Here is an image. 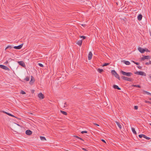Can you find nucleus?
<instances>
[{
	"label": "nucleus",
	"instance_id": "nucleus-35",
	"mask_svg": "<svg viewBox=\"0 0 151 151\" xmlns=\"http://www.w3.org/2000/svg\"><path fill=\"white\" fill-rule=\"evenodd\" d=\"M80 38H83V40H84V39H85L86 37L85 36H80Z\"/></svg>",
	"mask_w": 151,
	"mask_h": 151
},
{
	"label": "nucleus",
	"instance_id": "nucleus-36",
	"mask_svg": "<svg viewBox=\"0 0 151 151\" xmlns=\"http://www.w3.org/2000/svg\"><path fill=\"white\" fill-rule=\"evenodd\" d=\"M145 102L146 103H149V104H151V102L150 101H145Z\"/></svg>",
	"mask_w": 151,
	"mask_h": 151
},
{
	"label": "nucleus",
	"instance_id": "nucleus-19",
	"mask_svg": "<svg viewBox=\"0 0 151 151\" xmlns=\"http://www.w3.org/2000/svg\"><path fill=\"white\" fill-rule=\"evenodd\" d=\"M97 70L100 73H101L103 71V70L102 69H100L99 68Z\"/></svg>",
	"mask_w": 151,
	"mask_h": 151
},
{
	"label": "nucleus",
	"instance_id": "nucleus-37",
	"mask_svg": "<svg viewBox=\"0 0 151 151\" xmlns=\"http://www.w3.org/2000/svg\"><path fill=\"white\" fill-rule=\"evenodd\" d=\"M138 109V107L137 106H134V109H136V110H137V109Z\"/></svg>",
	"mask_w": 151,
	"mask_h": 151
},
{
	"label": "nucleus",
	"instance_id": "nucleus-29",
	"mask_svg": "<svg viewBox=\"0 0 151 151\" xmlns=\"http://www.w3.org/2000/svg\"><path fill=\"white\" fill-rule=\"evenodd\" d=\"M145 64L147 65H148L149 64H151V61H149L148 62L146 63Z\"/></svg>",
	"mask_w": 151,
	"mask_h": 151
},
{
	"label": "nucleus",
	"instance_id": "nucleus-34",
	"mask_svg": "<svg viewBox=\"0 0 151 151\" xmlns=\"http://www.w3.org/2000/svg\"><path fill=\"white\" fill-rule=\"evenodd\" d=\"M87 132L86 131H82L81 132V133L82 134H84V133H87Z\"/></svg>",
	"mask_w": 151,
	"mask_h": 151
},
{
	"label": "nucleus",
	"instance_id": "nucleus-21",
	"mask_svg": "<svg viewBox=\"0 0 151 151\" xmlns=\"http://www.w3.org/2000/svg\"><path fill=\"white\" fill-rule=\"evenodd\" d=\"M111 73L112 74L114 75V76L117 73L115 70H113L111 71Z\"/></svg>",
	"mask_w": 151,
	"mask_h": 151
},
{
	"label": "nucleus",
	"instance_id": "nucleus-43",
	"mask_svg": "<svg viewBox=\"0 0 151 151\" xmlns=\"http://www.w3.org/2000/svg\"><path fill=\"white\" fill-rule=\"evenodd\" d=\"M82 149L83 150H84V151H86V149H85V148H82Z\"/></svg>",
	"mask_w": 151,
	"mask_h": 151
},
{
	"label": "nucleus",
	"instance_id": "nucleus-33",
	"mask_svg": "<svg viewBox=\"0 0 151 151\" xmlns=\"http://www.w3.org/2000/svg\"><path fill=\"white\" fill-rule=\"evenodd\" d=\"M21 93L22 94H25L26 93L24 91H23L22 90L21 91Z\"/></svg>",
	"mask_w": 151,
	"mask_h": 151
},
{
	"label": "nucleus",
	"instance_id": "nucleus-39",
	"mask_svg": "<svg viewBox=\"0 0 151 151\" xmlns=\"http://www.w3.org/2000/svg\"><path fill=\"white\" fill-rule=\"evenodd\" d=\"M7 48H9V49H11L12 48V47L11 46H7Z\"/></svg>",
	"mask_w": 151,
	"mask_h": 151
},
{
	"label": "nucleus",
	"instance_id": "nucleus-28",
	"mask_svg": "<svg viewBox=\"0 0 151 151\" xmlns=\"http://www.w3.org/2000/svg\"><path fill=\"white\" fill-rule=\"evenodd\" d=\"M27 81H28L29 80V78L28 77H27L24 79Z\"/></svg>",
	"mask_w": 151,
	"mask_h": 151
},
{
	"label": "nucleus",
	"instance_id": "nucleus-42",
	"mask_svg": "<svg viewBox=\"0 0 151 151\" xmlns=\"http://www.w3.org/2000/svg\"><path fill=\"white\" fill-rule=\"evenodd\" d=\"M94 124L96 126H99V124H96V123H94Z\"/></svg>",
	"mask_w": 151,
	"mask_h": 151
},
{
	"label": "nucleus",
	"instance_id": "nucleus-25",
	"mask_svg": "<svg viewBox=\"0 0 151 151\" xmlns=\"http://www.w3.org/2000/svg\"><path fill=\"white\" fill-rule=\"evenodd\" d=\"M144 138L147 139H148V140L150 139V138L149 137H147L146 135H144Z\"/></svg>",
	"mask_w": 151,
	"mask_h": 151
},
{
	"label": "nucleus",
	"instance_id": "nucleus-7",
	"mask_svg": "<svg viewBox=\"0 0 151 151\" xmlns=\"http://www.w3.org/2000/svg\"><path fill=\"white\" fill-rule=\"evenodd\" d=\"M38 97L41 99H42L44 98V96L43 94L41 93H40L38 94Z\"/></svg>",
	"mask_w": 151,
	"mask_h": 151
},
{
	"label": "nucleus",
	"instance_id": "nucleus-49",
	"mask_svg": "<svg viewBox=\"0 0 151 151\" xmlns=\"http://www.w3.org/2000/svg\"><path fill=\"white\" fill-rule=\"evenodd\" d=\"M147 52H149V51L147 50H147H146Z\"/></svg>",
	"mask_w": 151,
	"mask_h": 151
},
{
	"label": "nucleus",
	"instance_id": "nucleus-16",
	"mask_svg": "<svg viewBox=\"0 0 151 151\" xmlns=\"http://www.w3.org/2000/svg\"><path fill=\"white\" fill-rule=\"evenodd\" d=\"M82 40H79L78 41V42H77V44L79 45V46H81L82 45Z\"/></svg>",
	"mask_w": 151,
	"mask_h": 151
},
{
	"label": "nucleus",
	"instance_id": "nucleus-46",
	"mask_svg": "<svg viewBox=\"0 0 151 151\" xmlns=\"http://www.w3.org/2000/svg\"><path fill=\"white\" fill-rule=\"evenodd\" d=\"M138 68L139 69H141V67L140 66H138Z\"/></svg>",
	"mask_w": 151,
	"mask_h": 151
},
{
	"label": "nucleus",
	"instance_id": "nucleus-27",
	"mask_svg": "<svg viewBox=\"0 0 151 151\" xmlns=\"http://www.w3.org/2000/svg\"><path fill=\"white\" fill-rule=\"evenodd\" d=\"M145 92L147 95L151 96V93L148 92L146 91H143Z\"/></svg>",
	"mask_w": 151,
	"mask_h": 151
},
{
	"label": "nucleus",
	"instance_id": "nucleus-1",
	"mask_svg": "<svg viewBox=\"0 0 151 151\" xmlns=\"http://www.w3.org/2000/svg\"><path fill=\"white\" fill-rule=\"evenodd\" d=\"M121 73L124 76H127L129 77L131 76L132 74L130 72H126L123 71H121Z\"/></svg>",
	"mask_w": 151,
	"mask_h": 151
},
{
	"label": "nucleus",
	"instance_id": "nucleus-41",
	"mask_svg": "<svg viewBox=\"0 0 151 151\" xmlns=\"http://www.w3.org/2000/svg\"><path fill=\"white\" fill-rule=\"evenodd\" d=\"M74 137H76V138H78V139H79V138H80V137H79L77 136H75Z\"/></svg>",
	"mask_w": 151,
	"mask_h": 151
},
{
	"label": "nucleus",
	"instance_id": "nucleus-13",
	"mask_svg": "<svg viewBox=\"0 0 151 151\" xmlns=\"http://www.w3.org/2000/svg\"><path fill=\"white\" fill-rule=\"evenodd\" d=\"M2 112L3 113H5V114H7L9 116L15 117L14 116L12 115V114H11L9 113H8L7 112H6V111H3Z\"/></svg>",
	"mask_w": 151,
	"mask_h": 151
},
{
	"label": "nucleus",
	"instance_id": "nucleus-47",
	"mask_svg": "<svg viewBox=\"0 0 151 151\" xmlns=\"http://www.w3.org/2000/svg\"><path fill=\"white\" fill-rule=\"evenodd\" d=\"M8 63V61H6L5 63V64H7Z\"/></svg>",
	"mask_w": 151,
	"mask_h": 151
},
{
	"label": "nucleus",
	"instance_id": "nucleus-18",
	"mask_svg": "<svg viewBox=\"0 0 151 151\" xmlns=\"http://www.w3.org/2000/svg\"><path fill=\"white\" fill-rule=\"evenodd\" d=\"M116 123L117 125L118 126V127L120 129H121L122 128V126L118 122H116Z\"/></svg>",
	"mask_w": 151,
	"mask_h": 151
},
{
	"label": "nucleus",
	"instance_id": "nucleus-53",
	"mask_svg": "<svg viewBox=\"0 0 151 151\" xmlns=\"http://www.w3.org/2000/svg\"><path fill=\"white\" fill-rule=\"evenodd\" d=\"M150 124L151 126V124Z\"/></svg>",
	"mask_w": 151,
	"mask_h": 151
},
{
	"label": "nucleus",
	"instance_id": "nucleus-2",
	"mask_svg": "<svg viewBox=\"0 0 151 151\" xmlns=\"http://www.w3.org/2000/svg\"><path fill=\"white\" fill-rule=\"evenodd\" d=\"M134 73L139 75L146 76V74L144 72L142 71H136Z\"/></svg>",
	"mask_w": 151,
	"mask_h": 151
},
{
	"label": "nucleus",
	"instance_id": "nucleus-50",
	"mask_svg": "<svg viewBox=\"0 0 151 151\" xmlns=\"http://www.w3.org/2000/svg\"><path fill=\"white\" fill-rule=\"evenodd\" d=\"M8 48H7V47L5 48V50H6L8 49Z\"/></svg>",
	"mask_w": 151,
	"mask_h": 151
},
{
	"label": "nucleus",
	"instance_id": "nucleus-30",
	"mask_svg": "<svg viewBox=\"0 0 151 151\" xmlns=\"http://www.w3.org/2000/svg\"><path fill=\"white\" fill-rule=\"evenodd\" d=\"M144 134H141L139 135V137L140 138H142V137H144Z\"/></svg>",
	"mask_w": 151,
	"mask_h": 151
},
{
	"label": "nucleus",
	"instance_id": "nucleus-26",
	"mask_svg": "<svg viewBox=\"0 0 151 151\" xmlns=\"http://www.w3.org/2000/svg\"><path fill=\"white\" fill-rule=\"evenodd\" d=\"M60 111L61 112V113H62L63 114L65 115H66V112L62 111V110H60Z\"/></svg>",
	"mask_w": 151,
	"mask_h": 151
},
{
	"label": "nucleus",
	"instance_id": "nucleus-40",
	"mask_svg": "<svg viewBox=\"0 0 151 151\" xmlns=\"http://www.w3.org/2000/svg\"><path fill=\"white\" fill-rule=\"evenodd\" d=\"M101 140V141H102L103 142L106 143V142H105V140H104V139H102Z\"/></svg>",
	"mask_w": 151,
	"mask_h": 151
},
{
	"label": "nucleus",
	"instance_id": "nucleus-51",
	"mask_svg": "<svg viewBox=\"0 0 151 151\" xmlns=\"http://www.w3.org/2000/svg\"><path fill=\"white\" fill-rule=\"evenodd\" d=\"M149 100H151V98H149Z\"/></svg>",
	"mask_w": 151,
	"mask_h": 151
},
{
	"label": "nucleus",
	"instance_id": "nucleus-5",
	"mask_svg": "<svg viewBox=\"0 0 151 151\" xmlns=\"http://www.w3.org/2000/svg\"><path fill=\"white\" fill-rule=\"evenodd\" d=\"M138 50L142 53H143L146 50L141 47H139L138 48Z\"/></svg>",
	"mask_w": 151,
	"mask_h": 151
},
{
	"label": "nucleus",
	"instance_id": "nucleus-20",
	"mask_svg": "<svg viewBox=\"0 0 151 151\" xmlns=\"http://www.w3.org/2000/svg\"><path fill=\"white\" fill-rule=\"evenodd\" d=\"M132 131L133 133L134 134H136V131H135V129L134 128H133V127L132 128Z\"/></svg>",
	"mask_w": 151,
	"mask_h": 151
},
{
	"label": "nucleus",
	"instance_id": "nucleus-44",
	"mask_svg": "<svg viewBox=\"0 0 151 151\" xmlns=\"http://www.w3.org/2000/svg\"><path fill=\"white\" fill-rule=\"evenodd\" d=\"M149 77L151 79V74H150L149 75Z\"/></svg>",
	"mask_w": 151,
	"mask_h": 151
},
{
	"label": "nucleus",
	"instance_id": "nucleus-52",
	"mask_svg": "<svg viewBox=\"0 0 151 151\" xmlns=\"http://www.w3.org/2000/svg\"><path fill=\"white\" fill-rule=\"evenodd\" d=\"M84 25H85L84 24H82V25L83 26Z\"/></svg>",
	"mask_w": 151,
	"mask_h": 151
},
{
	"label": "nucleus",
	"instance_id": "nucleus-8",
	"mask_svg": "<svg viewBox=\"0 0 151 151\" xmlns=\"http://www.w3.org/2000/svg\"><path fill=\"white\" fill-rule=\"evenodd\" d=\"M23 44H22L18 46H15L14 47V48L16 49H20L22 47Z\"/></svg>",
	"mask_w": 151,
	"mask_h": 151
},
{
	"label": "nucleus",
	"instance_id": "nucleus-4",
	"mask_svg": "<svg viewBox=\"0 0 151 151\" xmlns=\"http://www.w3.org/2000/svg\"><path fill=\"white\" fill-rule=\"evenodd\" d=\"M0 68L4 70H9V69L7 66L5 65H0Z\"/></svg>",
	"mask_w": 151,
	"mask_h": 151
},
{
	"label": "nucleus",
	"instance_id": "nucleus-11",
	"mask_svg": "<svg viewBox=\"0 0 151 151\" xmlns=\"http://www.w3.org/2000/svg\"><path fill=\"white\" fill-rule=\"evenodd\" d=\"M92 54L91 52H90L89 53L88 55V59L89 60H91L92 57Z\"/></svg>",
	"mask_w": 151,
	"mask_h": 151
},
{
	"label": "nucleus",
	"instance_id": "nucleus-32",
	"mask_svg": "<svg viewBox=\"0 0 151 151\" xmlns=\"http://www.w3.org/2000/svg\"><path fill=\"white\" fill-rule=\"evenodd\" d=\"M109 63H104L103 64V66H107V65H109Z\"/></svg>",
	"mask_w": 151,
	"mask_h": 151
},
{
	"label": "nucleus",
	"instance_id": "nucleus-22",
	"mask_svg": "<svg viewBox=\"0 0 151 151\" xmlns=\"http://www.w3.org/2000/svg\"><path fill=\"white\" fill-rule=\"evenodd\" d=\"M115 76L116 78H117V79H118L119 80H120V77H119V75L117 74V73L116 74Z\"/></svg>",
	"mask_w": 151,
	"mask_h": 151
},
{
	"label": "nucleus",
	"instance_id": "nucleus-23",
	"mask_svg": "<svg viewBox=\"0 0 151 151\" xmlns=\"http://www.w3.org/2000/svg\"><path fill=\"white\" fill-rule=\"evenodd\" d=\"M132 86H133V87H138V88H141L140 86L139 85H132Z\"/></svg>",
	"mask_w": 151,
	"mask_h": 151
},
{
	"label": "nucleus",
	"instance_id": "nucleus-48",
	"mask_svg": "<svg viewBox=\"0 0 151 151\" xmlns=\"http://www.w3.org/2000/svg\"><path fill=\"white\" fill-rule=\"evenodd\" d=\"M28 114H29V115L33 114L32 113H29Z\"/></svg>",
	"mask_w": 151,
	"mask_h": 151
},
{
	"label": "nucleus",
	"instance_id": "nucleus-45",
	"mask_svg": "<svg viewBox=\"0 0 151 151\" xmlns=\"http://www.w3.org/2000/svg\"><path fill=\"white\" fill-rule=\"evenodd\" d=\"M79 139H80V140H82V141H83V139H82V138H81V137H80V138H79Z\"/></svg>",
	"mask_w": 151,
	"mask_h": 151
},
{
	"label": "nucleus",
	"instance_id": "nucleus-3",
	"mask_svg": "<svg viewBox=\"0 0 151 151\" xmlns=\"http://www.w3.org/2000/svg\"><path fill=\"white\" fill-rule=\"evenodd\" d=\"M121 78L123 79L128 81H132L133 80L132 78L125 76H122Z\"/></svg>",
	"mask_w": 151,
	"mask_h": 151
},
{
	"label": "nucleus",
	"instance_id": "nucleus-10",
	"mask_svg": "<svg viewBox=\"0 0 151 151\" xmlns=\"http://www.w3.org/2000/svg\"><path fill=\"white\" fill-rule=\"evenodd\" d=\"M150 58V57L149 56L147 55L143 57H142L141 58V60H143L145 59H149Z\"/></svg>",
	"mask_w": 151,
	"mask_h": 151
},
{
	"label": "nucleus",
	"instance_id": "nucleus-14",
	"mask_svg": "<svg viewBox=\"0 0 151 151\" xmlns=\"http://www.w3.org/2000/svg\"><path fill=\"white\" fill-rule=\"evenodd\" d=\"M142 18V15L141 14H139L137 17V19L139 21H140Z\"/></svg>",
	"mask_w": 151,
	"mask_h": 151
},
{
	"label": "nucleus",
	"instance_id": "nucleus-31",
	"mask_svg": "<svg viewBox=\"0 0 151 151\" xmlns=\"http://www.w3.org/2000/svg\"><path fill=\"white\" fill-rule=\"evenodd\" d=\"M38 65L41 67H44V66L43 64L40 63H39L38 64Z\"/></svg>",
	"mask_w": 151,
	"mask_h": 151
},
{
	"label": "nucleus",
	"instance_id": "nucleus-24",
	"mask_svg": "<svg viewBox=\"0 0 151 151\" xmlns=\"http://www.w3.org/2000/svg\"><path fill=\"white\" fill-rule=\"evenodd\" d=\"M40 139L42 141L46 140L45 137H44L41 136L40 137Z\"/></svg>",
	"mask_w": 151,
	"mask_h": 151
},
{
	"label": "nucleus",
	"instance_id": "nucleus-6",
	"mask_svg": "<svg viewBox=\"0 0 151 151\" xmlns=\"http://www.w3.org/2000/svg\"><path fill=\"white\" fill-rule=\"evenodd\" d=\"M18 63L19 65H21L23 67H24L25 66L24 63L22 61H18Z\"/></svg>",
	"mask_w": 151,
	"mask_h": 151
},
{
	"label": "nucleus",
	"instance_id": "nucleus-9",
	"mask_svg": "<svg viewBox=\"0 0 151 151\" xmlns=\"http://www.w3.org/2000/svg\"><path fill=\"white\" fill-rule=\"evenodd\" d=\"M32 133V132L29 130H27L26 131V134L28 135H30Z\"/></svg>",
	"mask_w": 151,
	"mask_h": 151
},
{
	"label": "nucleus",
	"instance_id": "nucleus-54",
	"mask_svg": "<svg viewBox=\"0 0 151 151\" xmlns=\"http://www.w3.org/2000/svg\"><path fill=\"white\" fill-rule=\"evenodd\" d=\"M66 104V103H65V104Z\"/></svg>",
	"mask_w": 151,
	"mask_h": 151
},
{
	"label": "nucleus",
	"instance_id": "nucleus-38",
	"mask_svg": "<svg viewBox=\"0 0 151 151\" xmlns=\"http://www.w3.org/2000/svg\"><path fill=\"white\" fill-rule=\"evenodd\" d=\"M133 62H134L135 64H136L137 65H139V63H137L136 62H134V61H132Z\"/></svg>",
	"mask_w": 151,
	"mask_h": 151
},
{
	"label": "nucleus",
	"instance_id": "nucleus-12",
	"mask_svg": "<svg viewBox=\"0 0 151 151\" xmlns=\"http://www.w3.org/2000/svg\"><path fill=\"white\" fill-rule=\"evenodd\" d=\"M35 81V80L34 78L32 76H31V80L30 81L29 83L30 84H32Z\"/></svg>",
	"mask_w": 151,
	"mask_h": 151
},
{
	"label": "nucleus",
	"instance_id": "nucleus-15",
	"mask_svg": "<svg viewBox=\"0 0 151 151\" xmlns=\"http://www.w3.org/2000/svg\"><path fill=\"white\" fill-rule=\"evenodd\" d=\"M123 62L125 64L127 65H129L130 64V62L128 61H127L124 60Z\"/></svg>",
	"mask_w": 151,
	"mask_h": 151
},
{
	"label": "nucleus",
	"instance_id": "nucleus-17",
	"mask_svg": "<svg viewBox=\"0 0 151 151\" xmlns=\"http://www.w3.org/2000/svg\"><path fill=\"white\" fill-rule=\"evenodd\" d=\"M113 87L115 88L116 89H117L118 90H121V88H119L118 86L116 85H114L113 86Z\"/></svg>",
	"mask_w": 151,
	"mask_h": 151
}]
</instances>
